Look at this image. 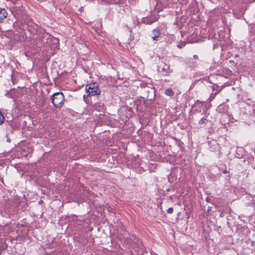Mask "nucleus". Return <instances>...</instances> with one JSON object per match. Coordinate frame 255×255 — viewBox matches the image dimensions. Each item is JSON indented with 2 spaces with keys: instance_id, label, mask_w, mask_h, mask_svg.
Returning <instances> with one entry per match:
<instances>
[{
  "instance_id": "f3484780",
  "label": "nucleus",
  "mask_w": 255,
  "mask_h": 255,
  "mask_svg": "<svg viewBox=\"0 0 255 255\" xmlns=\"http://www.w3.org/2000/svg\"><path fill=\"white\" fill-rule=\"evenodd\" d=\"M157 38H158V37H157V36H156V35H153L152 36V39L154 40H157Z\"/></svg>"
},
{
  "instance_id": "4be33fe9",
  "label": "nucleus",
  "mask_w": 255,
  "mask_h": 255,
  "mask_svg": "<svg viewBox=\"0 0 255 255\" xmlns=\"http://www.w3.org/2000/svg\"><path fill=\"white\" fill-rule=\"evenodd\" d=\"M42 202H43V201H41V200H40V201H39V203L40 204H42Z\"/></svg>"
},
{
  "instance_id": "20e7f679",
  "label": "nucleus",
  "mask_w": 255,
  "mask_h": 255,
  "mask_svg": "<svg viewBox=\"0 0 255 255\" xmlns=\"http://www.w3.org/2000/svg\"><path fill=\"white\" fill-rule=\"evenodd\" d=\"M7 13L4 8H0V22L7 16Z\"/></svg>"
},
{
  "instance_id": "0eeeda50",
  "label": "nucleus",
  "mask_w": 255,
  "mask_h": 255,
  "mask_svg": "<svg viewBox=\"0 0 255 255\" xmlns=\"http://www.w3.org/2000/svg\"><path fill=\"white\" fill-rule=\"evenodd\" d=\"M165 94L168 96H172L174 95V93L171 89H167L165 91Z\"/></svg>"
},
{
  "instance_id": "f03ea898",
  "label": "nucleus",
  "mask_w": 255,
  "mask_h": 255,
  "mask_svg": "<svg viewBox=\"0 0 255 255\" xmlns=\"http://www.w3.org/2000/svg\"><path fill=\"white\" fill-rule=\"evenodd\" d=\"M85 90L88 96L99 95L101 93V90L96 83L86 85Z\"/></svg>"
},
{
  "instance_id": "412c9836",
  "label": "nucleus",
  "mask_w": 255,
  "mask_h": 255,
  "mask_svg": "<svg viewBox=\"0 0 255 255\" xmlns=\"http://www.w3.org/2000/svg\"><path fill=\"white\" fill-rule=\"evenodd\" d=\"M210 198L209 197H207L206 199V201L207 202H210Z\"/></svg>"
},
{
  "instance_id": "6e6552de",
  "label": "nucleus",
  "mask_w": 255,
  "mask_h": 255,
  "mask_svg": "<svg viewBox=\"0 0 255 255\" xmlns=\"http://www.w3.org/2000/svg\"><path fill=\"white\" fill-rule=\"evenodd\" d=\"M208 122V120L205 118H203L202 119H201L199 122H198V124L200 125H202L203 124H207Z\"/></svg>"
},
{
  "instance_id": "9b49d317",
  "label": "nucleus",
  "mask_w": 255,
  "mask_h": 255,
  "mask_svg": "<svg viewBox=\"0 0 255 255\" xmlns=\"http://www.w3.org/2000/svg\"><path fill=\"white\" fill-rule=\"evenodd\" d=\"M152 34L153 35H156V36H157V37H158L160 34V32L159 30L153 29L152 30Z\"/></svg>"
},
{
  "instance_id": "1a4fd4ad",
  "label": "nucleus",
  "mask_w": 255,
  "mask_h": 255,
  "mask_svg": "<svg viewBox=\"0 0 255 255\" xmlns=\"http://www.w3.org/2000/svg\"><path fill=\"white\" fill-rule=\"evenodd\" d=\"M126 110H127V112L128 113V115L127 116V117L128 118L131 117L132 114L131 109L130 108H127Z\"/></svg>"
},
{
  "instance_id": "dca6fc26",
  "label": "nucleus",
  "mask_w": 255,
  "mask_h": 255,
  "mask_svg": "<svg viewBox=\"0 0 255 255\" xmlns=\"http://www.w3.org/2000/svg\"><path fill=\"white\" fill-rule=\"evenodd\" d=\"M218 88V86L217 85H214L212 86V89L213 90H216Z\"/></svg>"
},
{
  "instance_id": "9d476101",
  "label": "nucleus",
  "mask_w": 255,
  "mask_h": 255,
  "mask_svg": "<svg viewBox=\"0 0 255 255\" xmlns=\"http://www.w3.org/2000/svg\"><path fill=\"white\" fill-rule=\"evenodd\" d=\"M154 21H155V20H153L150 19H148L145 18V19L142 20L143 22L146 23V24H149L152 23Z\"/></svg>"
},
{
  "instance_id": "39448f33",
  "label": "nucleus",
  "mask_w": 255,
  "mask_h": 255,
  "mask_svg": "<svg viewBox=\"0 0 255 255\" xmlns=\"http://www.w3.org/2000/svg\"><path fill=\"white\" fill-rule=\"evenodd\" d=\"M22 149V151L21 152L22 156H27V154L30 152L29 149L27 146H24Z\"/></svg>"
},
{
  "instance_id": "423d86ee",
  "label": "nucleus",
  "mask_w": 255,
  "mask_h": 255,
  "mask_svg": "<svg viewBox=\"0 0 255 255\" xmlns=\"http://www.w3.org/2000/svg\"><path fill=\"white\" fill-rule=\"evenodd\" d=\"M162 71L166 74H169L172 71V70H170L169 66L167 65H165V66L162 68Z\"/></svg>"
},
{
  "instance_id": "ddd939ff",
  "label": "nucleus",
  "mask_w": 255,
  "mask_h": 255,
  "mask_svg": "<svg viewBox=\"0 0 255 255\" xmlns=\"http://www.w3.org/2000/svg\"><path fill=\"white\" fill-rule=\"evenodd\" d=\"M220 91H218V92H216L214 94H212L210 96V98H211V100H213L215 96L219 93Z\"/></svg>"
},
{
  "instance_id": "f257e3e1",
  "label": "nucleus",
  "mask_w": 255,
  "mask_h": 255,
  "mask_svg": "<svg viewBox=\"0 0 255 255\" xmlns=\"http://www.w3.org/2000/svg\"><path fill=\"white\" fill-rule=\"evenodd\" d=\"M51 101L56 108L60 109L63 106L65 99L63 93L59 92L52 95Z\"/></svg>"
},
{
  "instance_id": "393cba45",
  "label": "nucleus",
  "mask_w": 255,
  "mask_h": 255,
  "mask_svg": "<svg viewBox=\"0 0 255 255\" xmlns=\"http://www.w3.org/2000/svg\"><path fill=\"white\" fill-rule=\"evenodd\" d=\"M177 46H178V47H179V48H181V47L180 46V45H178Z\"/></svg>"
},
{
  "instance_id": "a211bd4d",
  "label": "nucleus",
  "mask_w": 255,
  "mask_h": 255,
  "mask_svg": "<svg viewBox=\"0 0 255 255\" xmlns=\"http://www.w3.org/2000/svg\"><path fill=\"white\" fill-rule=\"evenodd\" d=\"M102 109H103V105L102 106H100V107L99 109L96 108V109L98 111H101Z\"/></svg>"
},
{
  "instance_id": "6ab92c4d",
  "label": "nucleus",
  "mask_w": 255,
  "mask_h": 255,
  "mask_svg": "<svg viewBox=\"0 0 255 255\" xmlns=\"http://www.w3.org/2000/svg\"><path fill=\"white\" fill-rule=\"evenodd\" d=\"M193 58H194L195 59H198V55H194L193 56Z\"/></svg>"
},
{
  "instance_id": "5701e85b",
  "label": "nucleus",
  "mask_w": 255,
  "mask_h": 255,
  "mask_svg": "<svg viewBox=\"0 0 255 255\" xmlns=\"http://www.w3.org/2000/svg\"><path fill=\"white\" fill-rule=\"evenodd\" d=\"M227 172V170H224L223 171V173H226Z\"/></svg>"
},
{
  "instance_id": "7ed1b4c3",
  "label": "nucleus",
  "mask_w": 255,
  "mask_h": 255,
  "mask_svg": "<svg viewBox=\"0 0 255 255\" xmlns=\"http://www.w3.org/2000/svg\"><path fill=\"white\" fill-rule=\"evenodd\" d=\"M228 110V107L224 104L220 105L217 109V111L220 113H223L227 112Z\"/></svg>"
},
{
  "instance_id": "f8f14e48",
  "label": "nucleus",
  "mask_w": 255,
  "mask_h": 255,
  "mask_svg": "<svg viewBox=\"0 0 255 255\" xmlns=\"http://www.w3.org/2000/svg\"><path fill=\"white\" fill-rule=\"evenodd\" d=\"M5 118L2 114L1 112L0 111V125H1L4 121Z\"/></svg>"
},
{
  "instance_id": "4468645a",
  "label": "nucleus",
  "mask_w": 255,
  "mask_h": 255,
  "mask_svg": "<svg viewBox=\"0 0 255 255\" xmlns=\"http://www.w3.org/2000/svg\"><path fill=\"white\" fill-rule=\"evenodd\" d=\"M173 212V208H172V207H170L168 209L167 211V212L168 213V214H172Z\"/></svg>"
},
{
  "instance_id": "b1692460",
  "label": "nucleus",
  "mask_w": 255,
  "mask_h": 255,
  "mask_svg": "<svg viewBox=\"0 0 255 255\" xmlns=\"http://www.w3.org/2000/svg\"><path fill=\"white\" fill-rule=\"evenodd\" d=\"M54 40L56 41V42H57V41H58L57 39H54Z\"/></svg>"
},
{
  "instance_id": "aec40b11",
  "label": "nucleus",
  "mask_w": 255,
  "mask_h": 255,
  "mask_svg": "<svg viewBox=\"0 0 255 255\" xmlns=\"http://www.w3.org/2000/svg\"><path fill=\"white\" fill-rule=\"evenodd\" d=\"M83 10V7H81L79 9V11L80 12H82Z\"/></svg>"
},
{
  "instance_id": "2eb2a0df",
  "label": "nucleus",
  "mask_w": 255,
  "mask_h": 255,
  "mask_svg": "<svg viewBox=\"0 0 255 255\" xmlns=\"http://www.w3.org/2000/svg\"><path fill=\"white\" fill-rule=\"evenodd\" d=\"M252 114L255 116V104L253 106V110Z\"/></svg>"
}]
</instances>
